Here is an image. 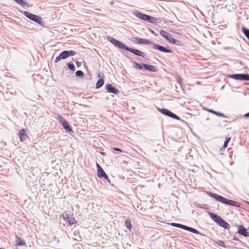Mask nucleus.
Segmentation results:
<instances>
[{
	"label": "nucleus",
	"mask_w": 249,
	"mask_h": 249,
	"mask_svg": "<svg viewBox=\"0 0 249 249\" xmlns=\"http://www.w3.org/2000/svg\"><path fill=\"white\" fill-rule=\"evenodd\" d=\"M207 194L210 196L214 198L217 201L222 203L229 205L231 206H233L236 207H239L240 206L239 203H238L237 202L232 200L228 199L216 194L212 193L211 192H207Z\"/></svg>",
	"instance_id": "obj_1"
},
{
	"label": "nucleus",
	"mask_w": 249,
	"mask_h": 249,
	"mask_svg": "<svg viewBox=\"0 0 249 249\" xmlns=\"http://www.w3.org/2000/svg\"><path fill=\"white\" fill-rule=\"evenodd\" d=\"M211 217L216 222L219 226L225 229H229L230 225L226 221L223 219L220 216L213 213H210Z\"/></svg>",
	"instance_id": "obj_2"
},
{
	"label": "nucleus",
	"mask_w": 249,
	"mask_h": 249,
	"mask_svg": "<svg viewBox=\"0 0 249 249\" xmlns=\"http://www.w3.org/2000/svg\"><path fill=\"white\" fill-rule=\"evenodd\" d=\"M21 13H23L24 15L30 19L39 24H42L43 21H42V18L41 17L36 16L33 14H32L27 11H21Z\"/></svg>",
	"instance_id": "obj_3"
},
{
	"label": "nucleus",
	"mask_w": 249,
	"mask_h": 249,
	"mask_svg": "<svg viewBox=\"0 0 249 249\" xmlns=\"http://www.w3.org/2000/svg\"><path fill=\"white\" fill-rule=\"evenodd\" d=\"M160 35L164 38H166L169 42L172 43V44H176L177 45H179V41L178 40H176L174 39L172 36L169 33L165 31L161 30L160 32Z\"/></svg>",
	"instance_id": "obj_4"
},
{
	"label": "nucleus",
	"mask_w": 249,
	"mask_h": 249,
	"mask_svg": "<svg viewBox=\"0 0 249 249\" xmlns=\"http://www.w3.org/2000/svg\"><path fill=\"white\" fill-rule=\"evenodd\" d=\"M75 53L72 51H65L62 52L55 59V62L59 61L62 59H65L69 56H73L75 54Z\"/></svg>",
	"instance_id": "obj_5"
},
{
	"label": "nucleus",
	"mask_w": 249,
	"mask_h": 249,
	"mask_svg": "<svg viewBox=\"0 0 249 249\" xmlns=\"http://www.w3.org/2000/svg\"><path fill=\"white\" fill-rule=\"evenodd\" d=\"M158 109L160 112H161L162 114H163L165 115H166L168 117H170L176 120H180V118L177 115L172 113L171 111H170V110H169L167 109H165L164 108H158Z\"/></svg>",
	"instance_id": "obj_6"
},
{
	"label": "nucleus",
	"mask_w": 249,
	"mask_h": 249,
	"mask_svg": "<svg viewBox=\"0 0 249 249\" xmlns=\"http://www.w3.org/2000/svg\"><path fill=\"white\" fill-rule=\"evenodd\" d=\"M228 77L235 80L249 81V75L248 74H231Z\"/></svg>",
	"instance_id": "obj_7"
},
{
	"label": "nucleus",
	"mask_w": 249,
	"mask_h": 249,
	"mask_svg": "<svg viewBox=\"0 0 249 249\" xmlns=\"http://www.w3.org/2000/svg\"><path fill=\"white\" fill-rule=\"evenodd\" d=\"M171 225L172 226L180 228H181L185 230L189 231L194 233H196V234L199 233V232L193 228H191V227H188V226H185V225H182L180 224L172 223L171 224Z\"/></svg>",
	"instance_id": "obj_8"
},
{
	"label": "nucleus",
	"mask_w": 249,
	"mask_h": 249,
	"mask_svg": "<svg viewBox=\"0 0 249 249\" xmlns=\"http://www.w3.org/2000/svg\"><path fill=\"white\" fill-rule=\"evenodd\" d=\"M64 219L71 225H73L76 223V221L72 215L68 213H63L62 214Z\"/></svg>",
	"instance_id": "obj_9"
},
{
	"label": "nucleus",
	"mask_w": 249,
	"mask_h": 249,
	"mask_svg": "<svg viewBox=\"0 0 249 249\" xmlns=\"http://www.w3.org/2000/svg\"><path fill=\"white\" fill-rule=\"evenodd\" d=\"M107 39L108 41L112 43L113 45L116 46V47H127L126 46L124 45L122 43L120 42L119 41L113 38L111 36H107Z\"/></svg>",
	"instance_id": "obj_10"
},
{
	"label": "nucleus",
	"mask_w": 249,
	"mask_h": 249,
	"mask_svg": "<svg viewBox=\"0 0 249 249\" xmlns=\"http://www.w3.org/2000/svg\"><path fill=\"white\" fill-rule=\"evenodd\" d=\"M238 232L245 237L249 236V232L242 225L238 227Z\"/></svg>",
	"instance_id": "obj_11"
},
{
	"label": "nucleus",
	"mask_w": 249,
	"mask_h": 249,
	"mask_svg": "<svg viewBox=\"0 0 249 249\" xmlns=\"http://www.w3.org/2000/svg\"><path fill=\"white\" fill-rule=\"evenodd\" d=\"M134 15L141 19L143 20L144 21H147L148 16L138 11L134 12Z\"/></svg>",
	"instance_id": "obj_12"
},
{
	"label": "nucleus",
	"mask_w": 249,
	"mask_h": 249,
	"mask_svg": "<svg viewBox=\"0 0 249 249\" xmlns=\"http://www.w3.org/2000/svg\"><path fill=\"white\" fill-rule=\"evenodd\" d=\"M106 89H107V91L110 93L117 94L119 92L118 90L116 89L114 87H113L111 84L107 85Z\"/></svg>",
	"instance_id": "obj_13"
},
{
	"label": "nucleus",
	"mask_w": 249,
	"mask_h": 249,
	"mask_svg": "<svg viewBox=\"0 0 249 249\" xmlns=\"http://www.w3.org/2000/svg\"><path fill=\"white\" fill-rule=\"evenodd\" d=\"M124 48L125 49V50L126 51H128L134 53L135 54H136L137 55L142 56V54H143L142 52L138 50L133 49L131 48Z\"/></svg>",
	"instance_id": "obj_14"
},
{
	"label": "nucleus",
	"mask_w": 249,
	"mask_h": 249,
	"mask_svg": "<svg viewBox=\"0 0 249 249\" xmlns=\"http://www.w3.org/2000/svg\"><path fill=\"white\" fill-rule=\"evenodd\" d=\"M133 41L139 44H147L149 43L148 41L144 39L139 38H134L133 39Z\"/></svg>",
	"instance_id": "obj_15"
},
{
	"label": "nucleus",
	"mask_w": 249,
	"mask_h": 249,
	"mask_svg": "<svg viewBox=\"0 0 249 249\" xmlns=\"http://www.w3.org/2000/svg\"><path fill=\"white\" fill-rule=\"evenodd\" d=\"M19 136L20 139V141H23L27 138V134L24 129H22L19 132Z\"/></svg>",
	"instance_id": "obj_16"
},
{
	"label": "nucleus",
	"mask_w": 249,
	"mask_h": 249,
	"mask_svg": "<svg viewBox=\"0 0 249 249\" xmlns=\"http://www.w3.org/2000/svg\"><path fill=\"white\" fill-rule=\"evenodd\" d=\"M142 65L143 66V68L146 70H148L151 71H156V68L153 65L145 64H143V63H142Z\"/></svg>",
	"instance_id": "obj_17"
},
{
	"label": "nucleus",
	"mask_w": 249,
	"mask_h": 249,
	"mask_svg": "<svg viewBox=\"0 0 249 249\" xmlns=\"http://www.w3.org/2000/svg\"><path fill=\"white\" fill-rule=\"evenodd\" d=\"M97 172L98 176L99 178H104L107 179L108 178V177L107 176L102 167L99 168V169L97 170Z\"/></svg>",
	"instance_id": "obj_18"
},
{
	"label": "nucleus",
	"mask_w": 249,
	"mask_h": 249,
	"mask_svg": "<svg viewBox=\"0 0 249 249\" xmlns=\"http://www.w3.org/2000/svg\"><path fill=\"white\" fill-rule=\"evenodd\" d=\"M61 124L63 125L64 128L67 131H71V128L70 125H69L68 122H67L66 121H63Z\"/></svg>",
	"instance_id": "obj_19"
},
{
	"label": "nucleus",
	"mask_w": 249,
	"mask_h": 249,
	"mask_svg": "<svg viewBox=\"0 0 249 249\" xmlns=\"http://www.w3.org/2000/svg\"><path fill=\"white\" fill-rule=\"evenodd\" d=\"M208 112H211V113H212L217 116H220V117H224L225 118V116L222 113H220V112H216L215 111H214L213 110H212V109H206Z\"/></svg>",
	"instance_id": "obj_20"
},
{
	"label": "nucleus",
	"mask_w": 249,
	"mask_h": 249,
	"mask_svg": "<svg viewBox=\"0 0 249 249\" xmlns=\"http://www.w3.org/2000/svg\"><path fill=\"white\" fill-rule=\"evenodd\" d=\"M104 83V80L103 79V78L99 79L96 84V89H99L101 88Z\"/></svg>",
	"instance_id": "obj_21"
},
{
	"label": "nucleus",
	"mask_w": 249,
	"mask_h": 249,
	"mask_svg": "<svg viewBox=\"0 0 249 249\" xmlns=\"http://www.w3.org/2000/svg\"><path fill=\"white\" fill-rule=\"evenodd\" d=\"M17 239L16 241V246H23L25 245V242L20 238L17 237Z\"/></svg>",
	"instance_id": "obj_22"
},
{
	"label": "nucleus",
	"mask_w": 249,
	"mask_h": 249,
	"mask_svg": "<svg viewBox=\"0 0 249 249\" xmlns=\"http://www.w3.org/2000/svg\"><path fill=\"white\" fill-rule=\"evenodd\" d=\"M147 21L151 23H155L157 22V19L153 17L148 15Z\"/></svg>",
	"instance_id": "obj_23"
},
{
	"label": "nucleus",
	"mask_w": 249,
	"mask_h": 249,
	"mask_svg": "<svg viewBox=\"0 0 249 249\" xmlns=\"http://www.w3.org/2000/svg\"><path fill=\"white\" fill-rule=\"evenodd\" d=\"M17 3H18L19 4L21 5V6H29V4L28 2L23 0H14Z\"/></svg>",
	"instance_id": "obj_24"
},
{
	"label": "nucleus",
	"mask_w": 249,
	"mask_h": 249,
	"mask_svg": "<svg viewBox=\"0 0 249 249\" xmlns=\"http://www.w3.org/2000/svg\"><path fill=\"white\" fill-rule=\"evenodd\" d=\"M242 30L243 31V33L244 34L245 36L249 40V30L243 26L242 27Z\"/></svg>",
	"instance_id": "obj_25"
},
{
	"label": "nucleus",
	"mask_w": 249,
	"mask_h": 249,
	"mask_svg": "<svg viewBox=\"0 0 249 249\" xmlns=\"http://www.w3.org/2000/svg\"><path fill=\"white\" fill-rule=\"evenodd\" d=\"M160 52L165 53H172V52L170 49L167 48H157Z\"/></svg>",
	"instance_id": "obj_26"
},
{
	"label": "nucleus",
	"mask_w": 249,
	"mask_h": 249,
	"mask_svg": "<svg viewBox=\"0 0 249 249\" xmlns=\"http://www.w3.org/2000/svg\"><path fill=\"white\" fill-rule=\"evenodd\" d=\"M125 226L128 229H131V227H132V225H131V222L128 220H126L125 222Z\"/></svg>",
	"instance_id": "obj_27"
},
{
	"label": "nucleus",
	"mask_w": 249,
	"mask_h": 249,
	"mask_svg": "<svg viewBox=\"0 0 249 249\" xmlns=\"http://www.w3.org/2000/svg\"><path fill=\"white\" fill-rule=\"evenodd\" d=\"M69 68L72 71H75V68L73 64H71L70 63L68 64Z\"/></svg>",
	"instance_id": "obj_28"
},
{
	"label": "nucleus",
	"mask_w": 249,
	"mask_h": 249,
	"mask_svg": "<svg viewBox=\"0 0 249 249\" xmlns=\"http://www.w3.org/2000/svg\"><path fill=\"white\" fill-rule=\"evenodd\" d=\"M231 140V138L230 137L227 138L226 140L225 141L223 146L225 148H226L228 146V144L229 142Z\"/></svg>",
	"instance_id": "obj_29"
},
{
	"label": "nucleus",
	"mask_w": 249,
	"mask_h": 249,
	"mask_svg": "<svg viewBox=\"0 0 249 249\" xmlns=\"http://www.w3.org/2000/svg\"><path fill=\"white\" fill-rule=\"evenodd\" d=\"M135 68L138 69H139V70H141L142 68H143V66L142 64H138V63H136V62H135Z\"/></svg>",
	"instance_id": "obj_30"
},
{
	"label": "nucleus",
	"mask_w": 249,
	"mask_h": 249,
	"mask_svg": "<svg viewBox=\"0 0 249 249\" xmlns=\"http://www.w3.org/2000/svg\"><path fill=\"white\" fill-rule=\"evenodd\" d=\"M83 75H84V73H83V71H82L80 70L77 71L76 72V75L77 76L81 77V76H83Z\"/></svg>",
	"instance_id": "obj_31"
},
{
	"label": "nucleus",
	"mask_w": 249,
	"mask_h": 249,
	"mask_svg": "<svg viewBox=\"0 0 249 249\" xmlns=\"http://www.w3.org/2000/svg\"><path fill=\"white\" fill-rule=\"evenodd\" d=\"M216 243V244L218 245H219V246H220L221 247H224V248L226 247L225 245H224V243L223 241H222L219 240V241H217Z\"/></svg>",
	"instance_id": "obj_32"
},
{
	"label": "nucleus",
	"mask_w": 249,
	"mask_h": 249,
	"mask_svg": "<svg viewBox=\"0 0 249 249\" xmlns=\"http://www.w3.org/2000/svg\"><path fill=\"white\" fill-rule=\"evenodd\" d=\"M59 121L62 123L63 121H65V120L62 118V117L59 115H58L57 117Z\"/></svg>",
	"instance_id": "obj_33"
},
{
	"label": "nucleus",
	"mask_w": 249,
	"mask_h": 249,
	"mask_svg": "<svg viewBox=\"0 0 249 249\" xmlns=\"http://www.w3.org/2000/svg\"><path fill=\"white\" fill-rule=\"evenodd\" d=\"M114 149V150H115V151H120V152L122 151V150H121V149H119V148H114V149Z\"/></svg>",
	"instance_id": "obj_34"
},
{
	"label": "nucleus",
	"mask_w": 249,
	"mask_h": 249,
	"mask_svg": "<svg viewBox=\"0 0 249 249\" xmlns=\"http://www.w3.org/2000/svg\"><path fill=\"white\" fill-rule=\"evenodd\" d=\"M244 117H246V118H248V117H249V112H248V113H247L245 114L244 115Z\"/></svg>",
	"instance_id": "obj_35"
},
{
	"label": "nucleus",
	"mask_w": 249,
	"mask_h": 249,
	"mask_svg": "<svg viewBox=\"0 0 249 249\" xmlns=\"http://www.w3.org/2000/svg\"><path fill=\"white\" fill-rule=\"evenodd\" d=\"M96 165H97V170L99 169V168H100V167H101L99 165V164L98 163H97Z\"/></svg>",
	"instance_id": "obj_36"
},
{
	"label": "nucleus",
	"mask_w": 249,
	"mask_h": 249,
	"mask_svg": "<svg viewBox=\"0 0 249 249\" xmlns=\"http://www.w3.org/2000/svg\"><path fill=\"white\" fill-rule=\"evenodd\" d=\"M154 47H162L160 45H155L154 46Z\"/></svg>",
	"instance_id": "obj_37"
}]
</instances>
